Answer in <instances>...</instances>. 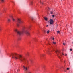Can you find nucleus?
I'll use <instances>...</instances> for the list:
<instances>
[{
  "instance_id": "obj_1",
  "label": "nucleus",
  "mask_w": 73,
  "mask_h": 73,
  "mask_svg": "<svg viewBox=\"0 0 73 73\" xmlns=\"http://www.w3.org/2000/svg\"><path fill=\"white\" fill-rule=\"evenodd\" d=\"M15 32H17V35H21L23 33H25L27 36H29L30 34L29 32L27 31V29L25 27H23L22 29V30L21 31H20L18 29H15L14 30Z\"/></svg>"
},
{
  "instance_id": "obj_2",
  "label": "nucleus",
  "mask_w": 73,
  "mask_h": 73,
  "mask_svg": "<svg viewBox=\"0 0 73 73\" xmlns=\"http://www.w3.org/2000/svg\"><path fill=\"white\" fill-rule=\"evenodd\" d=\"M12 58L15 59H19L21 61H25V59L23 57L22 55H19L16 53H13L11 54Z\"/></svg>"
},
{
  "instance_id": "obj_3",
  "label": "nucleus",
  "mask_w": 73,
  "mask_h": 73,
  "mask_svg": "<svg viewBox=\"0 0 73 73\" xmlns=\"http://www.w3.org/2000/svg\"><path fill=\"white\" fill-rule=\"evenodd\" d=\"M23 67L24 68L25 70V73H31V72L29 71H27V70H28V68H27L26 67H25L24 66H23Z\"/></svg>"
},
{
  "instance_id": "obj_4",
  "label": "nucleus",
  "mask_w": 73,
  "mask_h": 73,
  "mask_svg": "<svg viewBox=\"0 0 73 73\" xmlns=\"http://www.w3.org/2000/svg\"><path fill=\"white\" fill-rule=\"evenodd\" d=\"M17 22L19 24H22L23 23V22H22L21 20L20 19H18L17 20Z\"/></svg>"
},
{
  "instance_id": "obj_5",
  "label": "nucleus",
  "mask_w": 73,
  "mask_h": 73,
  "mask_svg": "<svg viewBox=\"0 0 73 73\" xmlns=\"http://www.w3.org/2000/svg\"><path fill=\"white\" fill-rule=\"evenodd\" d=\"M53 19H50V24H53Z\"/></svg>"
},
{
  "instance_id": "obj_6",
  "label": "nucleus",
  "mask_w": 73,
  "mask_h": 73,
  "mask_svg": "<svg viewBox=\"0 0 73 73\" xmlns=\"http://www.w3.org/2000/svg\"><path fill=\"white\" fill-rule=\"evenodd\" d=\"M55 52H56V53L57 56L58 57H59V58H60V56H58V55H59L58 54H57V52H58V53H59V51H58L57 50H55Z\"/></svg>"
},
{
  "instance_id": "obj_7",
  "label": "nucleus",
  "mask_w": 73,
  "mask_h": 73,
  "mask_svg": "<svg viewBox=\"0 0 73 73\" xmlns=\"http://www.w3.org/2000/svg\"><path fill=\"white\" fill-rule=\"evenodd\" d=\"M54 11H51L50 12V13L52 15V14H54Z\"/></svg>"
},
{
  "instance_id": "obj_8",
  "label": "nucleus",
  "mask_w": 73,
  "mask_h": 73,
  "mask_svg": "<svg viewBox=\"0 0 73 73\" xmlns=\"http://www.w3.org/2000/svg\"><path fill=\"white\" fill-rule=\"evenodd\" d=\"M11 18L12 19V20L13 21H15V19H14V18H13L12 17H11Z\"/></svg>"
},
{
  "instance_id": "obj_9",
  "label": "nucleus",
  "mask_w": 73,
  "mask_h": 73,
  "mask_svg": "<svg viewBox=\"0 0 73 73\" xmlns=\"http://www.w3.org/2000/svg\"><path fill=\"white\" fill-rule=\"evenodd\" d=\"M44 19L46 21H47V20H48V18H47L45 17L44 18Z\"/></svg>"
},
{
  "instance_id": "obj_10",
  "label": "nucleus",
  "mask_w": 73,
  "mask_h": 73,
  "mask_svg": "<svg viewBox=\"0 0 73 73\" xmlns=\"http://www.w3.org/2000/svg\"><path fill=\"white\" fill-rule=\"evenodd\" d=\"M8 22H10V21H11V19H8Z\"/></svg>"
},
{
  "instance_id": "obj_11",
  "label": "nucleus",
  "mask_w": 73,
  "mask_h": 73,
  "mask_svg": "<svg viewBox=\"0 0 73 73\" xmlns=\"http://www.w3.org/2000/svg\"><path fill=\"white\" fill-rule=\"evenodd\" d=\"M50 32V31H49V30H48L47 31V34H48V33H49V32Z\"/></svg>"
},
{
  "instance_id": "obj_12",
  "label": "nucleus",
  "mask_w": 73,
  "mask_h": 73,
  "mask_svg": "<svg viewBox=\"0 0 73 73\" xmlns=\"http://www.w3.org/2000/svg\"><path fill=\"white\" fill-rule=\"evenodd\" d=\"M32 5L33 4V2H31L30 3Z\"/></svg>"
},
{
  "instance_id": "obj_13",
  "label": "nucleus",
  "mask_w": 73,
  "mask_h": 73,
  "mask_svg": "<svg viewBox=\"0 0 73 73\" xmlns=\"http://www.w3.org/2000/svg\"><path fill=\"white\" fill-rule=\"evenodd\" d=\"M1 2H4V0H1Z\"/></svg>"
},
{
  "instance_id": "obj_14",
  "label": "nucleus",
  "mask_w": 73,
  "mask_h": 73,
  "mask_svg": "<svg viewBox=\"0 0 73 73\" xmlns=\"http://www.w3.org/2000/svg\"><path fill=\"white\" fill-rule=\"evenodd\" d=\"M57 33H59V34H60V31H57Z\"/></svg>"
},
{
  "instance_id": "obj_15",
  "label": "nucleus",
  "mask_w": 73,
  "mask_h": 73,
  "mask_svg": "<svg viewBox=\"0 0 73 73\" xmlns=\"http://www.w3.org/2000/svg\"><path fill=\"white\" fill-rule=\"evenodd\" d=\"M44 54H43L42 55H41L40 57H44Z\"/></svg>"
},
{
  "instance_id": "obj_16",
  "label": "nucleus",
  "mask_w": 73,
  "mask_h": 73,
  "mask_svg": "<svg viewBox=\"0 0 73 73\" xmlns=\"http://www.w3.org/2000/svg\"><path fill=\"white\" fill-rule=\"evenodd\" d=\"M17 26H18V27H19V24L18 23L17 24Z\"/></svg>"
},
{
  "instance_id": "obj_17",
  "label": "nucleus",
  "mask_w": 73,
  "mask_h": 73,
  "mask_svg": "<svg viewBox=\"0 0 73 73\" xmlns=\"http://www.w3.org/2000/svg\"><path fill=\"white\" fill-rule=\"evenodd\" d=\"M52 40H54V38H52Z\"/></svg>"
},
{
  "instance_id": "obj_18",
  "label": "nucleus",
  "mask_w": 73,
  "mask_h": 73,
  "mask_svg": "<svg viewBox=\"0 0 73 73\" xmlns=\"http://www.w3.org/2000/svg\"><path fill=\"white\" fill-rule=\"evenodd\" d=\"M40 3H42V4H43V3H42L41 1H40Z\"/></svg>"
},
{
  "instance_id": "obj_19",
  "label": "nucleus",
  "mask_w": 73,
  "mask_h": 73,
  "mask_svg": "<svg viewBox=\"0 0 73 73\" xmlns=\"http://www.w3.org/2000/svg\"><path fill=\"white\" fill-rule=\"evenodd\" d=\"M53 44H56V42H53Z\"/></svg>"
},
{
  "instance_id": "obj_20",
  "label": "nucleus",
  "mask_w": 73,
  "mask_h": 73,
  "mask_svg": "<svg viewBox=\"0 0 73 73\" xmlns=\"http://www.w3.org/2000/svg\"><path fill=\"white\" fill-rule=\"evenodd\" d=\"M70 51H72V49H70Z\"/></svg>"
},
{
  "instance_id": "obj_21",
  "label": "nucleus",
  "mask_w": 73,
  "mask_h": 73,
  "mask_svg": "<svg viewBox=\"0 0 73 73\" xmlns=\"http://www.w3.org/2000/svg\"><path fill=\"white\" fill-rule=\"evenodd\" d=\"M54 15H52V17H54Z\"/></svg>"
},
{
  "instance_id": "obj_22",
  "label": "nucleus",
  "mask_w": 73,
  "mask_h": 73,
  "mask_svg": "<svg viewBox=\"0 0 73 73\" xmlns=\"http://www.w3.org/2000/svg\"><path fill=\"white\" fill-rule=\"evenodd\" d=\"M67 70H69V68H67Z\"/></svg>"
},
{
  "instance_id": "obj_23",
  "label": "nucleus",
  "mask_w": 73,
  "mask_h": 73,
  "mask_svg": "<svg viewBox=\"0 0 73 73\" xmlns=\"http://www.w3.org/2000/svg\"><path fill=\"white\" fill-rule=\"evenodd\" d=\"M1 27L0 26V30H1Z\"/></svg>"
},
{
  "instance_id": "obj_24",
  "label": "nucleus",
  "mask_w": 73,
  "mask_h": 73,
  "mask_svg": "<svg viewBox=\"0 0 73 73\" xmlns=\"http://www.w3.org/2000/svg\"><path fill=\"white\" fill-rule=\"evenodd\" d=\"M64 45H65V43H63V44Z\"/></svg>"
},
{
  "instance_id": "obj_25",
  "label": "nucleus",
  "mask_w": 73,
  "mask_h": 73,
  "mask_svg": "<svg viewBox=\"0 0 73 73\" xmlns=\"http://www.w3.org/2000/svg\"><path fill=\"white\" fill-rule=\"evenodd\" d=\"M48 25H47L46 26V27H48Z\"/></svg>"
},
{
  "instance_id": "obj_26",
  "label": "nucleus",
  "mask_w": 73,
  "mask_h": 73,
  "mask_svg": "<svg viewBox=\"0 0 73 73\" xmlns=\"http://www.w3.org/2000/svg\"><path fill=\"white\" fill-rule=\"evenodd\" d=\"M65 54L66 55V56L67 55L66 54Z\"/></svg>"
},
{
  "instance_id": "obj_27",
  "label": "nucleus",
  "mask_w": 73,
  "mask_h": 73,
  "mask_svg": "<svg viewBox=\"0 0 73 73\" xmlns=\"http://www.w3.org/2000/svg\"><path fill=\"white\" fill-rule=\"evenodd\" d=\"M62 54L63 55H64V56H65V55H64V54Z\"/></svg>"
},
{
  "instance_id": "obj_28",
  "label": "nucleus",
  "mask_w": 73,
  "mask_h": 73,
  "mask_svg": "<svg viewBox=\"0 0 73 73\" xmlns=\"http://www.w3.org/2000/svg\"><path fill=\"white\" fill-rule=\"evenodd\" d=\"M48 53H49V51H48Z\"/></svg>"
},
{
  "instance_id": "obj_29",
  "label": "nucleus",
  "mask_w": 73,
  "mask_h": 73,
  "mask_svg": "<svg viewBox=\"0 0 73 73\" xmlns=\"http://www.w3.org/2000/svg\"><path fill=\"white\" fill-rule=\"evenodd\" d=\"M1 52V50H0V53Z\"/></svg>"
},
{
  "instance_id": "obj_30",
  "label": "nucleus",
  "mask_w": 73,
  "mask_h": 73,
  "mask_svg": "<svg viewBox=\"0 0 73 73\" xmlns=\"http://www.w3.org/2000/svg\"><path fill=\"white\" fill-rule=\"evenodd\" d=\"M29 28H30V27H29Z\"/></svg>"
},
{
  "instance_id": "obj_31",
  "label": "nucleus",
  "mask_w": 73,
  "mask_h": 73,
  "mask_svg": "<svg viewBox=\"0 0 73 73\" xmlns=\"http://www.w3.org/2000/svg\"><path fill=\"white\" fill-rule=\"evenodd\" d=\"M48 9H49V8H48Z\"/></svg>"
},
{
  "instance_id": "obj_32",
  "label": "nucleus",
  "mask_w": 73,
  "mask_h": 73,
  "mask_svg": "<svg viewBox=\"0 0 73 73\" xmlns=\"http://www.w3.org/2000/svg\"><path fill=\"white\" fill-rule=\"evenodd\" d=\"M43 68H44V67H43Z\"/></svg>"
},
{
  "instance_id": "obj_33",
  "label": "nucleus",
  "mask_w": 73,
  "mask_h": 73,
  "mask_svg": "<svg viewBox=\"0 0 73 73\" xmlns=\"http://www.w3.org/2000/svg\"><path fill=\"white\" fill-rule=\"evenodd\" d=\"M4 11H5V10H3V12H4Z\"/></svg>"
},
{
  "instance_id": "obj_34",
  "label": "nucleus",
  "mask_w": 73,
  "mask_h": 73,
  "mask_svg": "<svg viewBox=\"0 0 73 73\" xmlns=\"http://www.w3.org/2000/svg\"><path fill=\"white\" fill-rule=\"evenodd\" d=\"M49 45H50V44H48Z\"/></svg>"
},
{
  "instance_id": "obj_35",
  "label": "nucleus",
  "mask_w": 73,
  "mask_h": 73,
  "mask_svg": "<svg viewBox=\"0 0 73 73\" xmlns=\"http://www.w3.org/2000/svg\"><path fill=\"white\" fill-rule=\"evenodd\" d=\"M62 0H61V1H62Z\"/></svg>"
}]
</instances>
